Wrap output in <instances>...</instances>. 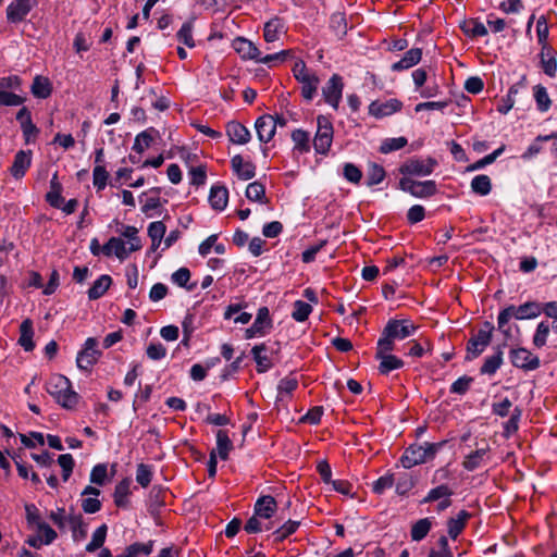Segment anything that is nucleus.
<instances>
[{
	"label": "nucleus",
	"mask_w": 557,
	"mask_h": 557,
	"mask_svg": "<svg viewBox=\"0 0 557 557\" xmlns=\"http://www.w3.org/2000/svg\"><path fill=\"white\" fill-rule=\"evenodd\" d=\"M46 389L63 408L73 409L78 403V394L72 389L71 381L62 374L51 375Z\"/></svg>",
	"instance_id": "nucleus-1"
},
{
	"label": "nucleus",
	"mask_w": 557,
	"mask_h": 557,
	"mask_svg": "<svg viewBox=\"0 0 557 557\" xmlns=\"http://www.w3.org/2000/svg\"><path fill=\"white\" fill-rule=\"evenodd\" d=\"M446 444V441L438 443L424 442L423 444H412L406 448L400 458L404 468L410 469L414 466L433 460L437 451Z\"/></svg>",
	"instance_id": "nucleus-2"
},
{
	"label": "nucleus",
	"mask_w": 557,
	"mask_h": 557,
	"mask_svg": "<svg viewBox=\"0 0 557 557\" xmlns=\"http://www.w3.org/2000/svg\"><path fill=\"white\" fill-rule=\"evenodd\" d=\"M542 313V304L537 301H527L520 306L510 305L499 311L497 317V326L503 329L511 318L516 320H532Z\"/></svg>",
	"instance_id": "nucleus-3"
},
{
	"label": "nucleus",
	"mask_w": 557,
	"mask_h": 557,
	"mask_svg": "<svg viewBox=\"0 0 557 557\" xmlns=\"http://www.w3.org/2000/svg\"><path fill=\"white\" fill-rule=\"evenodd\" d=\"M292 71L296 81L301 85V96L307 101H311L317 95L320 85L319 77L315 73L308 70L302 60L295 62Z\"/></svg>",
	"instance_id": "nucleus-4"
},
{
	"label": "nucleus",
	"mask_w": 557,
	"mask_h": 557,
	"mask_svg": "<svg viewBox=\"0 0 557 557\" xmlns=\"http://www.w3.org/2000/svg\"><path fill=\"white\" fill-rule=\"evenodd\" d=\"M493 332L494 325L488 321L484 322L483 327L467 343V360L479 357L485 350L491 344Z\"/></svg>",
	"instance_id": "nucleus-5"
},
{
	"label": "nucleus",
	"mask_w": 557,
	"mask_h": 557,
	"mask_svg": "<svg viewBox=\"0 0 557 557\" xmlns=\"http://www.w3.org/2000/svg\"><path fill=\"white\" fill-rule=\"evenodd\" d=\"M317 123L318 129L313 139V147L318 153L325 154L332 145L333 125L324 115H319Z\"/></svg>",
	"instance_id": "nucleus-6"
},
{
	"label": "nucleus",
	"mask_w": 557,
	"mask_h": 557,
	"mask_svg": "<svg viewBox=\"0 0 557 557\" xmlns=\"http://www.w3.org/2000/svg\"><path fill=\"white\" fill-rule=\"evenodd\" d=\"M401 190L410 193L417 198H426L436 194V183L434 181L418 182L409 177H403L399 181Z\"/></svg>",
	"instance_id": "nucleus-7"
},
{
	"label": "nucleus",
	"mask_w": 557,
	"mask_h": 557,
	"mask_svg": "<svg viewBox=\"0 0 557 557\" xmlns=\"http://www.w3.org/2000/svg\"><path fill=\"white\" fill-rule=\"evenodd\" d=\"M436 165H437V162L433 158H428V159L412 158V159L407 160L404 164L400 165L399 172L404 175L426 176V175H430L434 171V168Z\"/></svg>",
	"instance_id": "nucleus-8"
},
{
	"label": "nucleus",
	"mask_w": 557,
	"mask_h": 557,
	"mask_svg": "<svg viewBox=\"0 0 557 557\" xmlns=\"http://www.w3.org/2000/svg\"><path fill=\"white\" fill-rule=\"evenodd\" d=\"M509 358L513 367L524 371L536 370L541 364L540 358L524 347L511 349Z\"/></svg>",
	"instance_id": "nucleus-9"
},
{
	"label": "nucleus",
	"mask_w": 557,
	"mask_h": 557,
	"mask_svg": "<svg viewBox=\"0 0 557 557\" xmlns=\"http://www.w3.org/2000/svg\"><path fill=\"white\" fill-rule=\"evenodd\" d=\"M98 342L94 337H88L84 344V348L77 354L76 364L78 369L89 371L101 356V351L97 349Z\"/></svg>",
	"instance_id": "nucleus-10"
},
{
	"label": "nucleus",
	"mask_w": 557,
	"mask_h": 557,
	"mask_svg": "<svg viewBox=\"0 0 557 557\" xmlns=\"http://www.w3.org/2000/svg\"><path fill=\"white\" fill-rule=\"evenodd\" d=\"M37 3V0H13L7 8L8 22L11 24L23 22Z\"/></svg>",
	"instance_id": "nucleus-11"
},
{
	"label": "nucleus",
	"mask_w": 557,
	"mask_h": 557,
	"mask_svg": "<svg viewBox=\"0 0 557 557\" xmlns=\"http://www.w3.org/2000/svg\"><path fill=\"white\" fill-rule=\"evenodd\" d=\"M417 326L410 320L391 319L386 323L384 331L387 336L395 339H405L414 334Z\"/></svg>",
	"instance_id": "nucleus-12"
},
{
	"label": "nucleus",
	"mask_w": 557,
	"mask_h": 557,
	"mask_svg": "<svg viewBox=\"0 0 557 557\" xmlns=\"http://www.w3.org/2000/svg\"><path fill=\"white\" fill-rule=\"evenodd\" d=\"M343 78L338 74H333L322 88V95L326 103L334 109L338 108L343 94Z\"/></svg>",
	"instance_id": "nucleus-13"
},
{
	"label": "nucleus",
	"mask_w": 557,
	"mask_h": 557,
	"mask_svg": "<svg viewBox=\"0 0 557 557\" xmlns=\"http://www.w3.org/2000/svg\"><path fill=\"white\" fill-rule=\"evenodd\" d=\"M272 327V320L270 318V311L268 307H260L257 312V317L245 331V337L247 339L253 338L257 335H264L267 329Z\"/></svg>",
	"instance_id": "nucleus-14"
},
{
	"label": "nucleus",
	"mask_w": 557,
	"mask_h": 557,
	"mask_svg": "<svg viewBox=\"0 0 557 557\" xmlns=\"http://www.w3.org/2000/svg\"><path fill=\"white\" fill-rule=\"evenodd\" d=\"M276 352L272 347H269L265 343L255 345L251 349V355L257 363V372L264 373L273 367L271 356Z\"/></svg>",
	"instance_id": "nucleus-15"
},
{
	"label": "nucleus",
	"mask_w": 557,
	"mask_h": 557,
	"mask_svg": "<svg viewBox=\"0 0 557 557\" xmlns=\"http://www.w3.org/2000/svg\"><path fill=\"white\" fill-rule=\"evenodd\" d=\"M403 107V102L396 98L388 99L386 101H373L369 106V113L375 117L388 116Z\"/></svg>",
	"instance_id": "nucleus-16"
},
{
	"label": "nucleus",
	"mask_w": 557,
	"mask_h": 557,
	"mask_svg": "<svg viewBox=\"0 0 557 557\" xmlns=\"http://www.w3.org/2000/svg\"><path fill=\"white\" fill-rule=\"evenodd\" d=\"M256 132L258 135V139L261 143H269L275 135V122L273 121V115L263 114L259 116L255 123Z\"/></svg>",
	"instance_id": "nucleus-17"
},
{
	"label": "nucleus",
	"mask_w": 557,
	"mask_h": 557,
	"mask_svg": "<svg viewBox=\"0 0 557 557\" xmlns=\"http://www.w3.org/2000/svg\"><path fill=\"white\" fill-rule=\"evenodd\" d=\"M231 166L239 180L248 181L256 175V165L250 161H245L240 154L231 159Z\"/></svg>",
	"instance_id": "nucleus-18"
},
{
	"label": "nucleus",
	"mask_w": 557,
	"mask_h": 557,
	"mask_svg": "<svg viewBox=\"0 0 557 557\" xmlns=\"http://www.w3.org/2000/svg\"><path fill=\"white\" fill-rule=\"evenodd\" d=\"M276 510L277 503L271 495L260 496L253 507V513L261 519H270Z\"/></svg>",
	"instance_id": "nucleus-19"
},
{
	"label": "nucleus",
	"mask_w": 557,
	"mask_h": 557,
	"mask_svg": "<svg viewBox=\"0 0 557 557\" xmlns=\"http://www.w3.org/2000/svg\"><path fill=\"white\" fill-rule=\"evenodd\" d=\"M504 345H497L494 347V354L492 356H488L485 358L482 367L480 368V373L483 375H494L497 370L502 367L504 359H503V348Z\"/></svg>",
	"instance_id": "nucleus-20"
},
{
	"label": "nucleus",
	"mask_w": 557,
	"mask_h": 557,
	"mask_svg": "<svg viewBox=\"0 0 557 557\" xmlns=\"http://www.w3.org/2000/svg\"><path fill=\"white\" fill-rule=\"evenodd\" d=\"M32 164V151L20 150L14 157L13 164L10 169L14 178H22Z\"/></svg>",
	"instance_id": "nucleus-21"
},
{
	"label": "nucleus",
	"mask_w": 557,
	"mask_h": 557,
	"mask_svg": "<svg viewBox=\"0 0 557 557\" xmlns=\"http://www.w3.org/2000/svg\"><path fill=\"white\" fill-rule=\"evenodd\" d=\"M226 134H227L230 140L236 145H245L251 138V134H250L249 129L247 127H245L243 124L235 122V121L227 123Z\"/></svg>",
	"instance_id": "nucleus-22"
},
{
	"label": "nucleus",
	"mask_w": 557,
	"mask_h": 557,
	"mask_svg": "<svg viewBox=\"0 0 557 557\" xmlns=\"http://www.w3.org/2000/svg\"><path fill=\"white\" fill-rule=\"evenodd\" d=\"M102 253L107 257L114 255L121 261L128 257V251L125 243L120 237H111L103 246Z\"/></svg>",
	"instance_id": "nucleus-23"
},
{
	"label": "nucleus",
	"mask_w": 557,
	"mask_h": 557,
	"mask_svg": "<svg viewBox=\"0 0 557 557\" xmlns=\"http://www.w3.org/2000/svg\"><path fill=\"white\" fill-rule=\"evenodd\" d=\"M422 50L420 48H411L408 50L404 57L392 64L391 69L394 72H400L404 70H408L421 61Z\"/></svg>",
	"instance_id": "nucleus-24"
},
{
	"label": "nucleus",
	"mask_w": 557,
	"mask_h": 557,
	"mask_svg": "<svg viewBox=\"0 0 557 557\" xmlns=\"http://www.w3.org/2000/svg\"><path fill=\"white\" fill-rule=\"evenodd\" d=\"M228 201V190L225 186L213 185L209 194V202L212 209L223 211Z\"/></svg>",
	"instance_id": "nucleus-25"
},
{
	"label": "nucleus",
	"mask_w": 557,
	"mask_h": 557,
	"mask_svg": "<svg viewBox=\"0 0 557 557\" xmlns=\"http://www.w3.org/2000/svg\"><path fill=\"white\" fill-rule=\"evenodd\" d=\"M541 66L543 72L549 76L555 77L557 73V60L553 54V49L548 44H544L541 49Z\"/></svg>",
	"instance_id": "nucleus-26"
},
{
	"label": "nucleus",
	"mask_w": 557,
	"mask_h": 557,
	"mask_svg": "<svg viewBox=\"0 0 557 557\" xmlns=\"http://www.w3.org/2000/svg\"><path fill=\"white\" fill-rule=\"evenodd\" d=\"M234 48L242 58L255 60L257 62L260 61L261 52L250 40L237 38L234 41Z\"/></svg>",
	"instance_id": "nucleus-27"
},
{
	"label": "nucleus",
	"mask_w": 557,
	"mask_h": 557,
	"mask_svg": "<svg viewBox=\"0 0 557 557\" xmlns=\"http://www.w3.org/2000/svg\"><path fill=\"white\" fill-rule=\"evenodd\" d=\"M471 515L467 510H460L456 518H450L447 521L448 535L456 540L466 527L467 520Z\"/></svg>",
	"instance_id": "nucleus-28"
},
{
	"label": "nucleus",
	"mask_w": 557,
	"mask_h": 557,
	"mask_svg": "<svg viewBox=\"0 0 557 557\" xmlns=\"http://www.w3.org/2000/svg\"><path fill=\"white\" fill-rule=\"evenodd\" d=\"M20 333L18 344L25 351H32L35 348V343L33 341V322L29 319H26L21 323Z\"/></svg>",
	"instance_id": "nucleus-29"
},
{
	"label": "nucleus",
	"mask_w": 557,
	"mask_h": 557,
	"mask_svg": "<svg viewBox=\"0 0 557 557\" xmlns=\"http://www.w3.org/2000/svg\"><path fill=\"white\" fill-rule=\"evenodd\" d=\"M112 284V278L108 274L100 275L88 289V298L96 300L102 297Z\"/></svg>",
	"instance_id": "nucleus-30"
},
{
	"label": "nucleus",
	"mask_w": 557,
	"mask_h": 557,
	"mask_svg": "<svg viewBox=\"0 0 557 557\" xmlns=\"http://www.w3.org/2000/svg\"><path fill=\"white\" fill-rule=\"evenodd\" d=\"M62 185L58 180V173H54L50 180V190L46 195V200L53 208H61L63 198L61 196Z\"/></svg>",
	"instance_id": "nucleus-31"
},
{
	"label": "nucleus",
	"mask_w": 557,
	"mask_h": 557,
	"mask_svg": "<svg viewBox=\"0 0 557 557\" xmlns=\"http://www.w3.org/2000/svg\"><path fill=\"white\" fill-rule=\"evenodd\" d=\"M298 387V380L294 376H286L278 382L276 401H285Z\"/></svg>",
	"instance_id": "nucleus-32"
},
{
	"label": "nucleus",
	"mask_w": 557,
	"mask_h": 557,
	"mask_svg": "<svg viewBox=\"0 0 557 557\" xmlns=\"http://www.w3.org/2000/svg\"><path fill=\"white\" fill-rule=\"evenodd\" d=\"M153 134H158V131L153 127H150L141 133H139L134 140L133 150L138 154H141L147 148L150 147L153 140Z\"/></svg>",
	"instance_id": "nucleus-33"
},
{
	"label": "nucleus",
	"mask_w": 557,
	"mask_h": 557,
	"mask_svg": "<svg viewBox=\"0 0 557 557\" xmlns=\"http://www.w3.org/2000/svg\"><path fill=\"white\" fill-rule=\"evenodd\" d=\"M121 235L128 240V255L134 251H138L141 249V240L138 236V230L132 225H123L121 230Z\"/></svg>",
	"instance_id": "nucleus-34"
},
{
	"label": "nucleus",
	"mask_w": 557,
	"mask_h": 557,
	"mask_svg": "<svg viewBox=\"0 0 557 557\" xmlns=\"http://www.w3.org/2000/svg\"><path fill=\"white\" fill-rule=\"evenodd\" d=\"M299 525L300 521L287 520L272 533L273 541L275 543L283 542L289 535L294 534L298 530Z\"/></svg>",
	"instance_id": "nucleus-35"
},
{
	"label": "nucleus",
	"mask_w": 557,
	"mask_h": 557,
	"mask_svg": "<svg viewBox=\"0 0 557 557\" xmlns=\"http://www.w3.org/2000/svg\"><path fill=\"white\" fill-rule=\"evenodd\" d=\"M32 92L37 98L46 99L52 92L51 83L47 77L36 76L32 85Z\"/></svg>",
	"instance_id": "nucleus-36"
},
{
	"label": "nucleus",
	"mask_w": 557,
	"mask_h": 557,
	"mask_svg": "<svg viewBox=\"0 0 557 557\" xmlns=\"http://www.w3.org/2000/svg\"><path fill=\"white\" fill-rule=\"evenodd\" d=\"M375 358L380 360L379 371L381 374H388L391 371L404 367V361L394 355H385Z\"/></svg>",
	"instance_id": "nucleus-37"
},
{
	"label": "nucleus",
	"mask_w": 557,
	"mask_h": 557,
	"mask_svg": "<svg viewBox=\"0 0 557 557\" xmlns=\"http://www.w3.org/2000/svg\"><path fill=\"white\" fill-rule=\"evenodd\" d=\"M553 137H556V133L549 134V135H539L527 148V150L522 153L521 158L523 160H530L536 154H539L543 147L542 143L549 141L553 139Z\"/></svg>",
	"instance_id": "nucleus-38"
},
{
	"label": "nucleus",
	"mask_w": 557,
	"mask_h": 557,
	"mask_svg": "<svg viewBox=\"0 0 557 557\" xmlns=\"http://www.w3.org/2000/svg\"><path fill=\"white\" fill-rule=\"evenodd\" d=\"M431 528H432V521L430 518H423V519L418 520L411 527V531H410L411 540L414 542L422 541L428 535Z\"/></svg>",
	"instance_id": "nucleus-39"
},
{
	"label": "nucleus",
	"mask_w": 557,
	"mask_h": 557,
	"mask_svg": "<svg viewBox=\"0 0 557 557\" xmlns=\"http://www.w3.org/2000/svg\"><path fill=\"white\" fill-rule=\"evenodd\" d=\"M533 97L539 111L546 112L549 110L552 100L548 96L547 89L543 85L539 84L533 87Z\"/></svg>",
	"instance_id": "nucleus-40"
},
{
	"label": "nucleus",
	"mask_w": 557,
	"mask_h": 557,
	"mask_svg": "<svg viewBox=\"0 0 557 557\" xmlns=\"http://www.w3.org/2000/svg\"><path fill=\"white\" fill-rule=\"evenodd\" d=\"M233 448V443L228 437V434L224 430H219L216 432V451L219 457L222 460H226L228 458V453Z\"/></svg>",
	"instance_id": "nucleus-41"
},
{
	"label": "nucleus",
	"mask_w": 557,
	"mask_h": 557,
	"mask_svg": "<svg viewBox=\"0 0 557 557\" xmlns=\"http://www.w3.org/2000/svg\"><path fill=\"white\" fill-rule=\"evenodd\" d=\"M550 329L552 325L547 320H543L537 324L532 338V343L536 348H542L546 345Z\"/></svg>",
	"instance_id": "nucleus-42"
},
{
	"label": "nucleus",
	"mask_w": 557,
	"mask_h": 557,
	"mask_svg": "<svg viewBox=\"0 0 557 557\" xmlns=\"http://www.w3.org/2000/svg\"><path fill=\"white\" fill-rule=\"evenodd\" d=\"M471 189L480 196H486L492 190V182L490 176L485 174L476 175L471 181Z\"/></svg>",
	"instance_id": "nucleus-43"
},
{
	"label": "nucleus",
	"mask_w": 557,
	"mask_h": 557,
	"mask_svg": "<svg viewBox=\"0 0 557 557\" xmlns=\"http://www.w3.org/2000/svg\"><path fill=\"white\" fill-rule=\"evenodd\" d=\"M385 175H386V173H385L384 168L377 163L372 162L369 164L368 170H367L366 184L369 187L377 185L384 181Z\"/></svg>",
	"instance_id": "nucleus-44"
},
{
	"label": "nucleus",
	"mask_w": 557,
	"mask_h": 557,
	"mask_svg": "<svg viewBox=\"0 0 557 557\" xmlns=\"http://www.w3.org/2000/svg\"><path fill=\"white\" fill-rule=\"evenodd\" d=\"M330 27L338 38L347 34V20L343 12H335L331 15Z\"/></svg>",
	"instance_id": "nucleus-45"
},
{
	"label": "nucleus",
	"mask_w": 557,
	"mask_h": 557,
	"mask_svg": "<svg viewBox=\"0 0 557 557\" xmlns=\"http://www.w3.org/2000/svg\"><path fill=\"white\" fill-rule=\"evenodd\" d=\"M129 479H123L119 482L114 490V503L117 507H125L127 505V496L129 494Z\"/></svg>",
	"instance_id": "nucleus-46"
},
{
	"label": "nucleus",
	"mask_w": 557,
	"mask_h": 557,
	"mask_svg": "<svg viewBox=\"0 0 557 557\" xmlns=\"http://www.w3.org/2000/svg\"><path fill=\"white\" fill-rule=\"evenodd\" d=\"M240 305H230L224 312V319L228 320L233 318L235 323L247 324L251 320V314L240 312Z\"/></svg>",
	"instance_id": "nucleus-47"
},
{
	"label": "nucleus",
	"mask_w": 557,
	"mask_h": 557,
	"mask_svg": "<svg viewBox=\"0 0 557 557\" xmlns=\"http://www.w3.org/2000/svg\"><path fill=\"white\" fill-rule=\"evenodd\" d=\"M246 197L250 201H258L261 203H264L267 201L265 199V187L260 182H252L248 184L246 188Z\"/></svg>",
	"instance_id": "nucleus-48"
},
{
	"label": "nucleus",
	"mask_w": 557,
	"mask_h": 557,
	"mask_svg": "<svg viewBox=\"0 0 557 557\" xmlns=\"http://www.w3.org/2000/svg\"><path fill=\"white\" fill-rule=\"evenodd\" d=\"M107 525L102 524L94 531L91 541L86 545L87 552L92 553L103 546L107 536Z\"/></svg>",
	"instance_id": "nucleus-49"
},
{
	"label": "nucleus",
	"mask_w": 557,
	"mask_h": 557,
	"mask_svg": "<svg viewBox=\"0 0 557 557\" xmlns=\"http://www.w3.org/2000/svg\"><path fill=\"white\" fill-rule=\"evenodd\" d=\"M171 280L174 284H176L180 287L186 288L188 292H191L195 289L196 284L188 285V282L190 280V271L187 268H180L176 270L172 276Z\"/></svg>",
	"instance_id": "nucleus-50"
},
{
	"label": "nucleus",
	"mask_w": 557,
	"mask_h": 557,
	"mask_svg": "<svg viewBox=\"0 0 557 557\" xmlns=\"http://www.w3.org/2000/svg\"><path fill=\"white\" fill-rule=\"evenodd\" d=\"M487 449L480 448L472 453H470L468 456H466L462 466L468 471H473L478 469L481 466V462L483 460V457L485 456Z\"/></svg>",
	"instance_id": "nucleus-51"
},
{
	"label": "nucleus",
	"mask_w": 557,
	"mask_h": 557,
	"mask_svg": "<svg viewBox=\"0 0 557 557\" xmlns=\"http://www.w3.org/2000/svg\"><path fill=\"white\" fill-rule=\"evenodd\" d=\"M453 494H454V492L450 487H448L445 484H441V485L430 490L428 495L423 498L422 503L426 504V503H432V502L438 500L441 498H448Z\"/></svg>",
	"instance_id": "nucleus-52"
},
{
	"label": "nucleus",
	"mask_w": 557,
	"mask_h": 557,
	"mask_svg": "<svg viewBox=\"0 0 557 557\" xmlns=\"http://www.w3.org/2000/svg\"><path fill=\"white\" fill-rule=\"evenodd\" d=\"M312 312V307L310 304L304 300H296L294 302V310L292 312V318L297 322H304L308 319L309 314Z\"/></svg>",
	"instance_id": "nucleus-53"
},
{
	"label": "nucleus",
	"mask_w": 557,
	"mask_h": 557,
	"mask_svg": "<svg viewBox=\"0 0 557 557\" xmlns=\"http://www.w3.org/2000/svg\"><path fill=\"white\" fill-rule=\"evenodd\" d=\"M463 32L471 37H483L487 35V28L478 20H469L462 26Z\"/></svg>",
	"instance_id": "nucleus-54"
},
{
	"label": "nucleus",
	"mask_w": 557,
	"mask_h": 557,
	"mask_svg": "<svg viewBox=\"0 0 557 557\" xmlns=\"http://www.w3.org/2000/svg\"><path fill=\"white\" fill-rule=\"evenodd\" d=\"M407 138L406 137H395V138H387L385 139L381 147L380 152L382 153H389L392 151L399 150L404 148L407 145Z\"/></svg>",
	"instance_id": "nucleus-55"
},
{
	"label": "nucleus",
	"mask_w": 557,
	"mask_h": 557,
	"mask_svg": "<svg viewBox=\"0 0 557 557\" xmlns=\"http://www.w3.org/2000/svg\"><path fill=\"white\" fill-rule=\"evenodd\" d=\"M152 480V468L149 465L139 463L136 469V481L143 486L147 487Z\"/></svg>",
	"instance_id": "nucleus-56"
},
{
	"label": "nucleus",
	"mask_w": 557,
	"mask_h": 557,
	"mask_svg": "<svg viewBox=\"0 0 557 557\" xmlns=\"http://www.w3.org/2000/svg\"><path fill=\"white\" fill-rule=\"evenodd\" d=\"M176 37L180 42L186 45L188 48L195 47L191 22H185L177 32Z\"/></svg>",
	"instance_id": "nucleus-57"
},
{
	"label": "nucleus",
	"mask_w": 557,
	"mask_h": 557,
	"mask_svg": "<svg viewBox=\"0 0 557 557\" xmlns=\"http://www.w3.org/2000/svg\"><path fill=\"white\" fill-rule=\"evenodd\" d=\"M109 173L103 165H96L92 171V183L98 190L106 188Z\"/></svg>",
	"instance_id": "nucleus-58"
},
{
	"label": "nucleus",
	"mask_w": 557,
	"mask_h": 557,
	"mask_svg": "<svg viewBox=\"0 0 557 557\" xmlns=\"http://www.w3.org/2000/svg\"><path fill=\"white\" fill-rule=\"evenodd\" d=\"M394 349V339L387 336L383 330L381 337L377 341L375 357H382L388 355L387 352Z\"/></svg>",
	"instance_id": "nucleus-59"
},
{
	"label": "nucleus",
	"mask_w": 557,
	"mask_h": 557,
	"mask_svg": "<svg viewBox=\"0 0 557 557\" xmlns=\"http://www.w3.org/2000/svg\"><path fill=\"white\" fill-rule=\"evenodd\" d=\"M292 139L295 143L296 149H298L301 152L309 151V149H310L309 135L307 132H305L302 129H295L292 133Z\"/></svg>",
	"instance_id": "nucleus-60"
},
{
	"label": "nucleus",
	"mask_w": 557,
	"mask_h": 557,
	"mask_svg": "<svg viewBox=\"0 0 557 557\" xmlns=\"http://www.w3.org/2000/svg\"><path fill=\"white\" fill-rule=\"evenodd\" d=\"M281 23L278 18L271 20L264 25L263 37L267 42H274L278 39Z\"/></svg>",
	"instance_id": "nucleus-61"
},
{
	"label": "nucleus",
	"mask_w": 557,
	"mask_h": 557,
	"mask_svg": "<svg viewBox=\"0 0 557 557\" xmlns=\"http://www.w3.org/2000/svg\"><path fill=\"white\" fill-rule=\"evenodd\" d=\"M67 525H70V528L73 531L74 540H77L78 535L81 537H84L86 535L85 525H84L83 518L81 515H70Z\"/></svg>",
	"instance_id": "nucleus-62"
},
{
	"label": "nucleus",
	"mask_w": 557,
	"mask_h": 557,
	"mask_svg": "<svg viewBox=\"0 0 557 557\" xmlns=\"http://www.w3.org/2000/svg\"><path fill=\"white\" fill-rule=\"evenodd\" d=\"M473 379L471 376L462 375L450 385V393L465 395L469 391Z\"/></svg>",
	"instance_id": "nucleus-63"
},
{
	"label": "nucleus",
	"mask_w": 557,
	"mask_h": 557,
	"mask_svg": "<svg viewBox=\"0 0 557 557\" xmlns=\"http://www.w3.org/2000/svg\"><path fill=\"white\" fill-rule=\"evenodd\" d=\"M58 463L62 468V479L63 481H67L72 474L74 468V459L71 454L60 455L58 458Z\"/></svg>",
	"instance_id": "nucleus-64"
}]
</instances>
